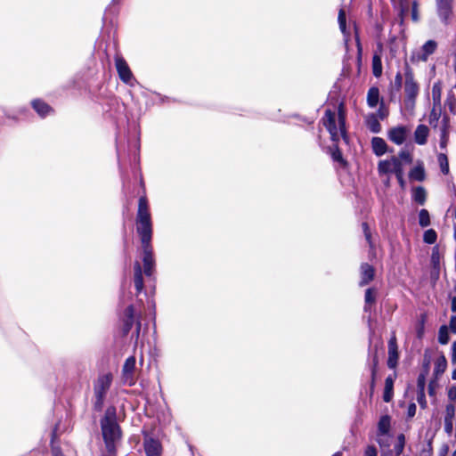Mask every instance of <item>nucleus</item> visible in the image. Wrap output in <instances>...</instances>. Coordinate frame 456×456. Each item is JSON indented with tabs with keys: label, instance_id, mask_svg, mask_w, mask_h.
Returning a JSON list of instances; mask_svg holds the SVG:
<instances>
[{
	"label": "nucleus",
	"instance_id": "f257e3e1",
	"mask_svg": "<svg viewBox=\"0 0 456 456\" xmlns=\"http://www.w3.org/2000/svg\"><path fill=\"white\" fill-rule=\"evenodd\" d=\"M136 232L141 239L142 248L143 273L151 277L154 272L155 261L151 246L152 222L149 209L148 200L145 196L140 197L136 214Z\"/></svg>",
	"mask_w": 456,
	"mask_h": 456
},
{
	"label": "nucleus",
	"instance_id": "f03ea898",
	"mask_svg": "<svg viewBox=\"0 0 456 456\" xmlns=\"http://www.w3.org/2000/svg\"><path fill=\"white\" fill-rule=\"evenodd\" d=\"M322 120L334 142H338L341 138L347 142L346 112L343 103L338 105V112L330 109L326 110Z\"/></svg>",
	"mask_w": 456,
	"mask_h": 456
},
{
	"label": "nucleus",
	"instance_id": "7ed1b4c3",
	"mask_svg": "<svg viewBox=\"0 0 456 456\" xmlns=\"http://www.w3.org/2000/svg\"><path fill=\"white\" fill-rule=\"evenodd\" d=\"M403 92L404 107L407 110L412 111L415 107L417 96L419 94V86L414 78L412 69L407 64L405 65L404 70Z\"/></svg>",
	"mask_w": 456,
	"mask_h": 456
},
{
	"label": "nucleus",
	"instance_id": "20e7f679",
	"mask_svg": "<svg viewBox=\"0 0 456 456\" xmlns=\"http://www.w3.org/2000/svg\"><path fill=\"white\" fill-rule=\"evenodd\" d=\"M112 374L105 373L98 377L94 386V393L95 396L94 409L102 411L106 398L107 393L112 384Z\"/></svg>",
	"mask_w": 456,
	"mask_h": 456
},
{
	"label": "nucleus",
	"instance_id": "39448f33",
	"mask_svg": "<svg viewBox=\"0 0 456 456\" xmlns=\"http://www.w3.org/2000/svg\"><path fill=\"white\" fill-rule=\"evenodd\" d=\"M134 323L136 324L134 335L137 341L139 338L142 323L140 321V314L135 312L134 305H130L124 312L123 333L126 335L131 330Z\"/></svg>",
	"mask_w": 456,
	"mask_h": 456
},
{
	"label": "nucleus",
	"instance_id": "423d86ee",
	"mask_svg": "<svg viewBox=\"0 0 456 456\" xmlns=\"http://www.w3.org/2000/svg\"><path fill=\"white\" fill-rule=\"evenodd\" d=\"M114 60L120 80L126 85L134 86L135 79L126 60L119 54H116Z\"/></svg>",
	"mask_w": 456,
	"mask_h": 456
},
{
	"label": "nucleus",
	"instance_id": "0eeeda50",
	"mask_svg": "<svg viewBox=\"0 0 456 456\" xmlns=\"http://www.w3.org/2000/svg\"><path fill=\"white\" fill-rule=\"evenodd\" d=\"M136 360L134 356H129L122 367V381L125 385L133 386L136 382Z\"/></svg>",
	"mask_w": 456,
	"mask_h": 456
},
{
	"label": "nucleus",
	"instance_id": "6e6552de",
	"mask_svg": "<svg viewBox=\"0 0 456 456\" xmlns=\"http://www.w3.org/2000/svg\"><path fill=\"white\" fill-rule=\"evenodd\" d=\"M437 43L435 40L427 41L420 49L412 52L411 59L414 62L427 61L428 57L435 53Z\"/></svg>",
	"mask_w": 456,
	"mask_h": 456
},
{
	"label": "nucleus",
	"instance_id": "1a4fd4ad",
	"mask_svg": "<svg viewBox=\"0 0 456 456\" xmlns=\"http://www.w3.org/2000/svg\"><path fill=\"white\" fill-rule=\"evenodd\" d=\"M436 14L444 25H448L452 16V0H436Z\"/></svg>",
	"mask_w": 456,
	"mask_h": 456
},
{
	"label": "nucleus",
	"instance_id": "9d476101",
	"mask_svg": "<svg viewBox=\"0 0 456 456\" xmlns=\"http://www.w3.org/2000/svg\"><path fill=\"white\" fill-rule=\"evenodd\" d=\"M379 174L394 173L395 175L403 171L401 160L396 157H392L390 159L381 160L378 167Z\"/></svg>",
	"mask_w": 456,
	"mask_h": 456
},
{
	"label": "nucleus",
	"instance_id": "9b49d317",
	"mask_svg": "<svg viewBox=\"0 0 456 456\" xmlns=\"http://www.w3.org/2000/svg\"><path fill=\"white\" fill-rule=\"evenodd\" d=\"M410 134V127L406 126H397L388 130L387 137L394 143L402 145L407 140Z\"/></svg>",
	"mask_w": 456,
	"mask_h": 456
},
{
	"label": "nucleus",
	"instance_id": "f8f14e48",
	"mask_svg": "<svg viewBox=\"0 0 456 456\" xmlns=\"http://www.w3.org/2000/svg\"><path fill=\"white\" fill-rule=\"evenodd\" d=\"M143 446L147 456H161L162 447L159 440L146 436Z\"/></svg>",
	"mask_w": 456,
	"mask_h": 456
},
{
	"label": "nucleus",
	"instance_id": "ddd939ff",
	"mask_svg": "<svg viewBox=\"0 0 456 456\" xmlns=\"http://www.w3.org/2000/svg\"><path fill=\"white\" fill-rule=\"evenodd\" d=\"M399 358L398 346L395 336H393L388 341V359L387 366L390 369L395 368Z\"/></svg>",
	"mask_w": 456,
	"mask_h": 456
},
{
	"label": "nucleus",
	"instance_id": "4468645a",
	"mask_svg": "<svg viewBox=\"0 0 456 456\" xmlns=\"http://www.w3.org/2000/svg\"><path fill=\"white\" fill-rule=\"evenodd\" d=\"M455 419V405L454 403H449L445 408L444 416V431L451 436L453 431V422Z\"/></svg>",
	"mask_w": 456,
	"mask_h": 456
},
{
	"label": "nucleus",
	"instance_id": "2eb2a0df",
	"mask_svg": "<svg viewBox=\"0 0 456 456\" xmlns=\"http://www.w3.org/2000/svg\"><path fill=\"white\" fill-rule=\"evenodd\" d=\"M134 284L137 294L143 290L142 270L139 262H135L134 265Z\"/></svg>",
	"mask_w": 456,
	"mask_h": 456
},
{
	"label": "nucleus",
	"instance_id": "dca6fc26",
	"mask_svg": "<svg viewBox=\"0 0 456 456\" xmlns=\"http://www.w3.org/2000/svg\"><path fill=\"white\" fill-rule=\"evenodd\" d=\"M429 129L425 125H419L414 132V141L419 145H424L428 142Z\"/></svg>",
	"mask_w": 456,
	"mask_h": 456
},
{
	"label": "nucleus",
	"instance_id": "f3484780",
	"mask_svg": "<svg viewBox=\"0 0 456 456\" xmlns=\"http://www.w3.org/2000/svg\"><path fill=\"white\" fill-rule=\"evenodd\" d=\"M374 278V269L369 264H362L361 265V281L360 286H364L371 281Z\"/></svg>",
	"mask_w": 456,
	"mask_h": 456
},
{
	"label": "nucleus",
	"instance_id": "a211bd4d",
	"mask_svg": "<svg viewBox=\"0 0 456 456\" xmlns=\"http://www.w3.org/2000/svg\"><path fill=\"white\" fill-rule=\"evenodd\" d=\"M365 124L368 129L374 134H379L381 131L379 119H378L377 115H374V113H369L365 116Z\"/></svg>",
	"mask_w": 456,
	"mask_h": 456
},
{
	"label": "nucleus",
	"instance_id": "6ab92c4d",
	"mask_svg": "<svg viewBox=\"0 0 456 456\" xmlns=\"http://www.w3.org/2000/svg\"><path fill=\"white\" fill-rule=\"evenodd\" d=\"M371 147L373 152L377 156L384 155L387 151V144L383 138L380 137H373L371 140Z\"/></svg>",
	"mask_w": 456,
	"mask_h": 456
},
{
	"label": "nucleus",
	"instance_id": "aec40b11",
	"mask_svg": "<svg viewBox=\"0 0 456 456\" xmlns=\"http://www.w3.org/2000/svg\"><path fill=\"white\" fill-rule=\"evenodd\" d=\"M380 101L379 90L376 86H372L367 93V104L370 108H376Z\"/></svg>",
	"mask_w": 456,
	"mask_h": 456
},
{
	"label": "nucleus",
	"instance_id": "412c9836",
	"mask_svg": "<svg viewBox=\"0 0 456 456\" xmlns=\"http://www.w3.org/2000/svg\"><path fill=\"white\" fill-rule=\"evenodd\" d=\"M391 428V419L388 415L382 416L378 423L377 435H388Z\"/></svg>",
	"mask_w": 456,
	"mask_h": 456
},
{
	"label": "nucleus",
	"instance_id": "4be33fe9",
	"mask_svg": "<svg viewBox=\"0 0 456 456\" xmlns=\"http://www.w3.org/2000/svg\"><path fill=\"white\" fill-rule=\"evenodd\" d=\"M338 20L339 28L344 35V41H345V45H346V51H348L349 50L348 34L346 31V13H345L344 10L339 11Z\"/></svg>",
	"mask_w": 456,
	"mask_h": 456
},
{
	"label": "nucleus",
	"instance_id": "5701e85b",
	"mask_svg": "<svg viewBox=\"0 0 456 456\" xmlns=\"http://www.w3.org/2000/svg\"><path fill=\"white\" fill-rule=\"evenodd\" d=\"M394 395V379L389 376L385 380V388H384V395H383V400L386 403H389Z\"/></svg>",
	"mask_w": 456,
	"mask_h": 456
},
{
	"label": "nucleus",
	"instance_id": "b1692460",
	"mask_svg": "<svg viewBox=\"0 0 456 456\" xmlns=\"http://www.w3.org/2000/svg\"><path fill=\"white\" fill-rule=\"evenodd\" d=\"M32 106L34 110L38 113L42 118L47 116L51 111V107L45 102L40 100H35L32 102Z\"/></svg>",
	"mask_w": 456,
	"mask_h": 456
},
{
	"label": "nucleus",
	"instance_id": "393cba45",
	"mask_svg": "<svg viewBox=\"0 0 456 456\" xmlns=\"http://www.w3.org/2000/svg\"><path fill=\"white\" fill-rule=\"evenodd\" d=\"M442 117V105H433V108L431 110L430 115H429V124L433 127H437L439 124V119Z\"/></svg>",
	"mask_w": 456,
	"mask_h": 456
},
{
	"label": "nucleus",
	"instance_id": "a878e982",
	"mask_svg": "<svg viewBox=\"0 0 456 456\" xmlns=\"http://www.w3.org/2000/svg\"><path fill=\"white\" fill-rule=\"evenodd\" d=\"M433 105H442V85L436 82L432 86Z\"/></svg>",
	"mask_w": 456,
	"mask_h": 456
},
{
	"label": "nucleus",
	"instance_id": "bb28decb",
	"mask_svg": "<svg viewBox=\"0 0 456 456\" xmlns=\"http://www.w3.org/2000/svg\"><path fill=\"white\" fill-rule=\"evenodd\" d=\"M412 199L419 205H424L427 199V193L423 187L419 186L412 190Z\"/></svg>",
	"mask_w": 456,
	"mask_h": 456
},
{
	"label": "nucleus",
	"instance_id": "cd10ccee",
	"mask_svg": "<svg viewBox=\"0 0 456 456\" xmlns=\"http://www.w3.org/2000/svg\"><path fill=\"white\" fill-rule=\"evenodd\" d=\"M447 367V362L444 356L439 357L436 363H435V369H434V374L438 377L442 375Z\"/></svg>",
	"mask_w": 456,
	"mask_h": 456
},
{
	"label": "nucleus",
	"instance_id": "c85d7f7f",
	"mask_svg": "<svg viewBox=\"0 0 456 456\" xmlns=\"http://www.w3.org/2000/svg\"><path fill=\"white\" fill-rule=\"evenodd\" d=\"M410 178L415 181H422L425 178V171L422 166L413 167L410 174Z\"/></svg>",
	"mask_w": 456,
	"mask_h": 456
},
{
	"label": "nucleus",
	"instance_id": "c756f323",
	"mask_svg": "<svg viewBox=\"0 0 456 456\" xmlns=\"http://www.w3.org/2000/svg\"><path fill=\"white\" fill-rule=\"evenodd\" d=\"M376 291L374 289L369 288L365 291V306L364 310L368 311L370 305L375 302Z\"/></svg>",
	"mask_w": 456,
	"mask_h": 456
},
{
	"label": "nucleus",
	"instance_id": "7c9ffc66",
	"mask_svg": "<svg viewBox=\"0 0 456 456\" xmlns=\"http://www.w3.org/2000/svg\"><path fill=\"white\" fill-rule=\"evenodd\" d=\"M445 105L452 114L456 115V97L452 91L447 95Z\"/></svg>",
	"mask_w": 456,
	"mask_h": 456
},
{
	"label": "nucleus",
	"instance_id": "2f4dec72",
	"mask_svg": "<svg viewBox=\"0 0 456 456\" xmlns=\"http://www.w3.org/2000/svg\"><path fill=\"white\" fill-rule=\"evenodd\" d=\"M449 331L448 327L446 325H443L440 327L438 331V341L442 345H446L449 342Z\"/></svg>",
	"mask_w": 456,
	"mask_h": 456
},
{
	"label": "nucleus",
	"instance_id": "473e14b6",
	"mask_svg": "<svg viewBox=\"0 0 456 456\" xmlns=\"http://www.w3.org/2000/svg\"><path fill=\"white\" fill-rule=\"evenodd\" d=\"M404 445H405V436L403 434H400L397 436V443L395 444V445L394 447V452H395V456H400L403 453Z\"/></svg>",
	"mask_w": 456,
	"mask_h": 456
},
{
	"label": "nucleus",
	"instance_id": "72a5a7b5",
	"mask_svg": "<svg viewBox=\"0 0 456 456\" xmlns=\"http://www.w3.org/2000/svg\"><path fill=\"white\" fill-rule=\"evenodd\" d=\"M419 223L421 227H427L430 224V217L427 209H421L419 211Z\"/></svg>",
	"mask_w": 456,
	"mask_h": 456
},
{
	"label": "nucleus",
	"instance_id": "f704fd0d",
	"mask_svg": "<svg viewBox=\"0 0 456 456\" xmlns=\"http://www.w3.org/2000/svg\"><path fill=\"white\" fill-rule=\"evenodd\" d=\"M441 171L443 174L447 175L449 173L448 159L445 154L440 153L437 157Z\"/></svg>",
	"mask_w": 456,
	"mask_h": 456
},
{
	"label": "nucleus",
	"instance_id": "c9c22d12",
	"mask_svg": "<svg viewBox=\"0 0 456 456\" xmlns=\"http://www.w3.org/2000/svg\"><path fill=\"white\" fill-rule=\"evenodd\" d=\"M437 235L435 230L428 229L423 234V240L428 244H434L436 240Z\"/></svg>",
	"mask_w": 456,
	"mask_h": 456
},
{
	"label": "nucleus",
	"instance_id": "e433bc0d",
	"mask_svg": "<svg viewBox=\"0 0 456 456\" xmlns=\"http://www.w3.org/2000/svg\"><path fill=\"white\" fill-rule=\"evenodd\" d=\"M372 70L373 75L376 77H379L382 73L381 61L379 57L374 56L372 61Z\"/></svg>",
	"mask_w": 456,
	"mask_h": 456
},
{
	"label": "nucleus",
	"instance_id": "4c0bfd02",
	"mask_svg": "<svg viewBox=\"0 0 456 456\" xmlns=\"http://www.w3.org/2000/svg\"><path fill=\"white\" fill-rule=\"evenodd\" d=\"M431 264L433 265L434 268H440V253L437 247H435L432 249Z\"/></svg>",
	"mask_w": 456,
	"mask_h": 456
},
{
	"label": "nucleus",
	"instance_id": "58836bf2",
	"mask_svg": "<svg viewBox=\"0 0 456 456\" xmlns=\"http://www.w3.org/2000/svg\"><path fill=\"white\" fill-rule=\"evenodd\" d=\"M377 365H378V358L375 355L372 359V366H371V382H370V394L373 393L375 387V378L377 372Z\"/></svg>",
	"mask_w": 456,
	"mask_h": 456
},
{
	"label": "nucleus",
	"instance_id": "ea45409f",
	"mask_svg": "<svg viewBox=\"0 0 456 456\" xmlns=\"http://www.w3.org/2000/svg\"><path fill=\"white\" fill-rule=\"evenodd\" d=\"M388 110L385 107L383 100H381L379 108L374 115H377L378 119L383 120L388 116Z\"/></svg>",
	"mask_w": 456,
	"mask_h": 456
},
{
	"label": "nucleus",
	"instance_id": "a19ab883",
	"mask_svg": "<svg viewBox=\"0 0 456 456\" xmlns=\"http://www.w3.org/2000/svg\"><path fill=\"white\" fill-rule=\"evenodd\" d=\"M390 435H377V442L380 447H389Z\"/></svg>",
	"mask_w": 456,
	"mask_h": 456
},
{
	"label": "nucleus",
	"instance_id": "79ce46f5",
	"mask_svg": "<svg viewBox=\"0 0 456 456\" xmlns=\"http://www.w3.org/2000/svg\"><path fill=\"white\" fill-rule=\"evenodd\" d=\"M397 158L401 160L402 163H411L412 160L411 153L405 150L401 151Z\"/></svg>",
	"mask_w": 456,
	"mask_h": 456
},
{
	"label": "nucleus",
	"instance_id": "37998d69",
	"mask_svg": "<svg viewBox=\"0 0 456 456\" xmlns=\"http://www.w3.org/2000/svg\"><path fill=\"white\" fill-rule=\"evenodd\" d=\"M378 452L375 446L368 445L364 451V456H377Z\"/></svg>",
	"mask_w": 456,
	"mask_h": 456
},
{
	"label": "nucleus",
	"instance_id": "c03bdc74",
	"mask_svg": "<svg viewBox=\"0 0 456 456\" xmlns=\"http://www.w3.org/2000/svg\"><path fill=\"white\" fill-rule=\"evenodd\" d=\"M354 29H356V28H354ZM355 42H356V46H357L358 59H361L362 53V47L361 45V41H360V37H359L357 30H355Z\"/></svg>",
	"mask_w": 456,
	"mask_h": 456
},
{
	"label": "nucleus",
	"instance_id": "a18cd8bd",
	"mask_svg": "<svg viewBox=\"0 0 456 456\" xmlns=\"http://www.w3.org/2000/svg\"><path fill=\"white\" fill-rule=\"evenodd\" d=\"M411 18L414 21H418L419 20V16H418V4L416 1H414L412 3V8H411Z\"/></svg>",
	"mask_w": 456,
	"mask_h": 456
},
{
	"label": "nucleus",
	"instance_id": "49530a36",
	"mask_svg": "<svg viewBox=\"0 0 456 456\" xmlns=\"http://www.w3.org/2000/svg\"><path fill=\"white\" fill-rule=\"evenodd\" d=\"M332 158L336 161H341L342 160L341 151L338 150V148L337 146H335V149L332 151Z\"/></svg>",
	"mask_w": 456,
	"mask_h": 456
},
{
	"label": "nucleus",
	"instance_id": "de8ad7c7",
	"mask_svg": "<svg viewBox=\"0 0 456 456\" xmlns=\"http://www.w3.org/2000/svg\"><path fill=\"white\" fill-rule=\"evenodd\" d=\"M362 229H363V232H364L367 241L369 243H370V232L369 226L366 223L362 224Z\"/></svg>",
	"mask_w": 456,
	"mask_h": 456
},
{
	"label": "nucleus",
	"instance_id": "09e8293b",
	"mask_svg": "<svg viewBox=\"0 0 456 456\" xmlns=\"http://www.w3.org/2000/svg\"><path fill=\"white\" fill-rule=\"evenodd\" d=\"M449 328L452 333L456 334V315L451 317Z\"/></svg>",
	"mask_w": 456,
	"mask_h": 456
},
{
	"label": "nucleus",
	"instance_id": "8fccbe9b",
	"mask_svg": "<svg viewBox=\"0 0 456 456\" xmlns=\"http://www.w3.org/2000/svg\"><path fill=\"white\" fill-rule=\"evenodd\" d=\"M442 122H443L442 133H443V134H444L446 133L448 124H449V118L447 115L443 116Z\"/></svg>",
	"mask_w": 456,
	"mask_h": 456
},
{
	"label": "nucleus",
	"instance_id": "3c124183",
	"mask_svg": "<svg viewBox=\"0 0 456 456\" xmlns=\"http://www.w3.org/2000/svg\"><path fill=\"white\" fill-rule=\"evenodd\" d=\"M448 397L451 401L456 400V387H452L449 389Z\"/></svg>",
	"mask_w": 456,
	"mask_h": 456
},
{
	"label": "nucleus",
	"instance_id": "603ef678",
	"mask_svg": "<svg viewBox=\"0 0 456 456\" xmlns=\"http://www.w3.org/2000/svg\"><path fill=\"white\" fill-rule=\"evenodd\" d=\"M403 83V76L398 72L395 77V84L397 87H401Z\"/></svg>",
	"mask_w": 456,
	"mask_h": 456
},
{
	"label": "nucleus",
	"instance_id": "864d4df0",
	"mask_svg": "<svg viewBox=\"0 0 456 456\" xmlns=\"http://www.w3.org/2000/svg\"><path fill=\"white\" fill-rule=\"evenodd\" d=\"M452 362L456 364V341L452 345Z\"/></svg>",
	"mask_w": 456,
	"mask_h": 456
},
{
	"label": "nucleus",
	"instance_id": "5fc2aeb1",
	"mask_svg": "<svg viewBox=\"0 0 456 456\" xmlns=\"http://www.w3.org/2000/svg\"><path fill=\"white\" fill-rule=\"evenodd\" d=\"M52 454L53 456H64L61 452L60 448L54 445H53L52 447Z\"/></svg>",
	"mask_w": 456,
	"mask_h": 456
},
{
	"label": "nucleus",
	"instance_id": "6e6d98bb",
	"mask_svg": "<svg viewBox=\"0 0 456 456\" xmlns=\"http://www.w3.org/2000/svg\"><path fill=\"white\" fill-rule=\"evenodd\" d=\"M416 413V405L414 403H411L408 408V416L413 417Z\"/></svg>",
	"mask_w": 456,
	"mask_h": 456
},
{
	"label": "nucleus",
	"instance_id": "4d7b16f0",
	"mask_svg": "<svg viewBox=\"0 0 456 456\" xmlns=\"http://www.w3.org/2000/svg\"><path fill=\"white\" fill-rule=\"evenodd\" d=\"M395 176H396V179L398 180V183H400V185L402 187H403L404 186L403 171L396 174Z\"/></svg>",
	"mask_w": 456,
	"mask_h": 456
},
{
	"label": "nucleus",
	"instance_id": "13d9d810",
	"mask_svg": "<svg viewBox=\"0 0 456 456\" xmlns=\"http://www.w3.org/2000/svg\"><path fill=\"white\" fill-rule=\"evenodd\" d=\"M408 6L403 5V3H401V10H400V16H401V23L403 21V15L407 12Z\"/></svg>",
	"mask_w": 456,
	"mask_h": 456
},
{
	"label": "nucleus",
	"instance_id": "bf43d9fd",
	"mask_svg": "<svg viewBox=\"0 0 456 456\" xmlns=\"http://www.w3.org/2000/svg\"><path fill=\"white\" fill-rule=\"evenodd\" d=\"M424 333V320H422L419 328L417 330V336L419 338H421Z\"/></svg>",
	"mask_w": 456,
	"mask_h": 456
},
{
	"label": "nucleus",
	"instance_id": "052dcab7",
	"mask_svg": "<svg viewBox=\"0 0 456 456\" xmlns=\"http://www.w3.org/2000/svg\"><path fill=\"white\" fill-rule=\"evenodd\" d=\"M418 386L423 390V388H424V377L423 376L419 377Z\"/></svg>",
	"mask_w": 456,
	"mask_h": 456
},
{
	"label": "nucleus",
	"instance_id": "680f3d73",
	"mask_svg": "<svg viewBox=\"0 0 456 456\" xmlns=\"http://www.w3.org/2000/svg\"><path fill=\"white\" fill-rule=\"evenodd\" d=\"M57 430H58V428L56 426L55 428L53 429V433H52V443L53 444L54 443V440L57 437Z\"/></svg>",
	"mask_w": 456,
	"mask_h": 456
},
{
	"label": "nucleus",
	"instance_id": "e2e57ef3",
	"mask_svg": "<svg viewBox=\"0 0 456 456\" xmlns=\"http://www.w3.org/2000/svg\"><path fill=\"white\" fill-rule=\"evenodd\" d=\"M452 311L456 312V297L452 299Z\"/></svg>",
	"mask_w": 456,
	"mask_h": 456
},
{
	"label": "nucleus",
	"instance_id": "0e129e2a",
	"mask_svg": "<svg viewBox=\"0 0 456 456\" xmlns=\"http://www.w3.org/2000/svg\"><path fill=\"white\" fill-rule=\"evenodd\" d=\"M452 378L456 380V369L453 370Z\"/></svg>",
	"mask_w": 456,
	"mask_h": 456
},
{
	"label": "nucleus",
	"instance_id": "69168bd1",
	"mask_svg": "<svg viewBox=\"0 0 456 456\" xmlns=\"http://www.w3.org/2000/svg\"><path fill=\"white\" fill-rule=\"evenodd\" d=\"M453 230H454V239L456 240V224H454Z\"/></svg>",
	"mask_w": 456,
	"mask_h": 456
},
{
	"label": "nucleus",
	"instance_id": "338daca9",
	"mask_svg": "<svg viewBox=\"0 0 456 456\" xmlns=\"http://www.w3.org/2000/svg\"><path fill=\"white\" fill-rule=\"evenodd\" d=\"M332 456H342V453L340 452H336Z\"/></svg>",
	"mask_w": 456,
	"mask_h": 456
},
{
	"label": "nucleus",
	"instance_id": "774afa93",
	"mask_svg": "<svg viewBox=\"0 0 456 456\" xmlns=\"http://www.w3.org/2000/svg\"><path fill=\"white\" fill-rule=\"evenodd\" d=\"M452 456H456V450L454 451V452H453V455H452Z\"/></svg>",
	"mask_w": 456,
	"mask_h": 456
}]
</instances>
